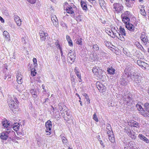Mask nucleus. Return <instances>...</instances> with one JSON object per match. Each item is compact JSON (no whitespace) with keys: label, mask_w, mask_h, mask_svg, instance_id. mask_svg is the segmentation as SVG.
<instances>
[{"label":"nucleus","mask_w":149,"mask_h":149,"mask_svg":"<svg viewBox=\"0 0 149 149\" xmlns=\"http://www.w3.org/2000/svg\"><path fill=\"white\" fill-rule=\"evenodd\" d=\"M41 77L39 75L37 76V77L36 79V80L39 83H40L41 81L40 80Z\"/></svg>","instance_id":"nucleus-51"},{"label":"nucleus","mask_w":149,"mask_h":149,"mask_svg":"<svg viewBox=\"0 0 149 149\" xmlns=\"http://www.w3.org/2000/svg\"><path fill=\"white\" fill-rule=\"evenodd\" d=\"M106 129L108 130H112L111 126L109 124H107Z\"/></svg>","instance_id":"nucleus-55"},{"label":"nucleus","mask_w":149,"mask_h":149,"mask_svg":"<svg viewBox=\"0 0 149 149\" xmlns=\"http://www.w3.org/2000/svg\"><path fill=\"white\" fill-rule=\"evenodd\" d=\"M15 125L13 127V128L14 130L16 131H17L19 129V128L20 124L19 123H18L17 125H15L16 124V123H15Z\"/></svg>","instance_id":"nucleus-31"},{"label":"nucleus","mask_w":149,"mask_h":149,"mask_svg":"<svg viewBox=\"0 0 149 149\" xmlns=\"http://www.w3.org/2000/svg\"><path fill=\"white\" fill-rule=\"evenodd\" d=\"M96 86L100 92L103 93L106 91V87L99 81H97L96 83Z\"/></svg>","instance_id":"nucleus-2"},{"label":"nucleus","mask_w":149,"mask_h":149,"mask_svg":"<svg viewBox=\"0 0 149 149\" xmlns=\"http://www.w3.org/2000/svg\"><path fill=\"white\" fill-rule=\"evenodd\" d=\"M49 102V100L48 98H46L45 99V101L43 103L45 104H47V103H48Z\"/></svg>","instance_id":"nucleus-60"},{"label":"nucleus","mask_w":149,"mask_h":149,"mask_svg":"<svg viewBox=\"0 0 149 149\" xmlns=\"http://www.w3.org/2000/svg\"><path fill=\"white\" fill-rule=\"evenodd\" d=\"M130 77L132 80L134 81H135L136 80H138L139 79L141 78V77L136 73H134L133 75H131Z\"/></svg>","instance_id":"nucleus-10"},{"label":"nucleus","mask_w":149,"mask_h":149,"mask_svg":"<svg viewBox=\"0 0 149 149\" xmlns=\"http://www.w3.org/2000/svg\"><path fill=\"white\" fill-rule=\"evenodd\" d=\"M107 71L108 73L110 74H113L115 73L116 70L113 68L112 67H111L110 68H108Z\"/></svg>","instance_id":"nucleus-16"},{"label":"nucleus","mask_w":149,"mask_h":149,"mask_svg":"<svg viewBox=\"0 0 149 149\" xmlns=\"http://www.w3.org/2000/svg\"><path fill=\"white\" fill-rule=\"evenodd\" d=\"M109 141L112 143H113L115 142V138L113 136V135L109 136Z\"/></svg>","instance_id":"nucleus-39"},{"label":"nucleus","mask_w":149,"mask_h":149,"mask_svg":"<svg viewBox=\"0 0 149 149\" xmlns=\"http://www.w3.org/2000/svg\"><path fill=\"white\" fill-rule=\"evenodd\" d=\"M30 93L33 97H36V90L35 89H32L30 91Z\"/></svg>","instance_id":"nucleus-32"},{"label":"nucleus","mask_w":149,"mask_h":149,"mask_svg":"<svg viewBox=\"0 0 149 149\" xmlns=\"http://www.w3.org/2000/svg\"><path fill=\"white\" fill-rule=\"evenodd\" d=\"M140 112L142 115L145 117H149V113H147L143 109L141 110Z\"/></svg>","instance_id":"nucleus-22"},{"label":"nucleus","mask_w":149,"mask_h":149,"mask_svg":"<svg viewBox=\"0 0 149 149\" xmlns=\"http://www.w3.org/2000/svg\"><path fill=\"white\" fill-rule=\"evenodd\" d=\"M133 67H127L125 69L124 71V74L127 76V77H129L130 76V75L131 74V73L133 72Z\"/></svg>","instance_id":"nucleus-4"},{"label":"nucleus","mask_w":149,"mask_h":149,"mask_svg":"<svg viewBox=\"0 0 149 149\" xmlns=\"http://www.w3.org/2000/svg\"><path fill=\"white\" fill-rule=\"evenodd\" d=\"M3 33L5 38L7 40L10 37L9 34L7 31H4L3 32Z\"/></svg>","instance_id":"nucleus-35"},{"label":"nucleus","mask_w":149,"mask_h":149,"mask_svg":"<svg viewBox=\"0 0 149 149\" xmlns=\"http://www.w3.org/2000/svg\"><path fill=\"white\" fill-rule=\"evenodd\" d=\"M125 15V16H127L128 15H129L130 14V13L128 11H126L124 13Z\"/></svg>","instance_id":"nucleus-63"},{"label":"nucleus","mask_w":149,"mask_h":149,"mask_svg":"<svg viewBox=\"0 0 149 149\" xmlns=\"http://www.w3.org/2000/svg\"><path fill=\"white\" fill-rule=\"evenodd\" d=\"M84 95L85 96V98L86 100L87 101L89 100V103H90V100L89 99L88 97V96L86 94H85Z\"/></svg>","instance_id":"nucleus-61"},{"label":"nucleus","mask_w":149,"mask_h":149,"mask_svg":"<svg viewBox=\"0 0 149 149\" xmlns=\"http://www.w3.org/2000/svg\"><path fill=\"white\" fill-rule=\"evenodd\" d=\"M8 103L9 108L11 109L13 108L12 106L15 105V104H16L13 100L9 101Z\"/></svg>","instance_id":"nucleus-28"},{"label":"nucleus","mask_w":149,"mask_h":149,"mask_svg":"<svg viewBox=\"0 0 149 149\" xmlns=\"http://www.w3.org/2000/svg\"><path fill=\"white\" fill-rule=\"evenodd\" d=\"M81 5L84 10L85 11L87 10V4L84 1H80Z\"/></svg>","instance_id":"nucleus-14"},{"label":"nucleus","mask_w":149,"mask_h":149,"mask_svg":"<svg viewBox=\"0 0 149 149\" xmlns=\"http://www.w3.org/2000/svg\"><path fill=\"white\" fill-rule=\"evenodd\" d=\"M91 2V3L93 5L96 6L97 4V3H96V2L95 0H94V1L93 0V1H92Z\"/></svg>","instance_id":"nucleus-64"},{"label":"nucleus","mask_w":149,"mask_h":149,"mask_svg":"<svg viewBox=\"0 0 149 149\" xmlns=\"http://www.w3.org/2000/svg\"><path fill=\"white\" fill-rule=\"evenodd\" d=\"M31 4L34 3L36 1V0H27Z\"/></svg>","instance_id":"nucleus-58"},{"label":"nucleus","mask_w":149,"mask_h":149,"mask_svg":"<svg viewBox=\"0 0 149 149\" xmlns=\"http://www.w3.org/2000/svg\"><path fill=\"white\" fill-rule=\"evenodd\" d=\"M107 134L109 136H111L112 135H113V132L112 131V130H108V131H107Z\"/></svg>","instance_id":"nucleus-46"},{"label":"nucleus","mask_w":149,"mask_h":149,"mask_svg":"<svg viewBox=\"0 0 149 149\" xmlns=\"http://www.w3.org/2000/svg\"><path fill=\"white\" fill-rule=\"evenodd\" d=\"M98 69H99V67H94L93 68L92 70V71L93 72V73H95V74L96 73H98V74L99 75V74L98 72Z\"/></svg>","instance_id":"nucleus-33"},{"label":"nucleus","mask_w":149,"mask_h":149,"mask_svg":"<svg viewBox=\"0 0 149 149\" xmlns=\"http://www.w3.org/2000/svg\"><path fill=\"white\" fill-rule=\"evenodd\" d=\"M45 126L46 128V132H49V131H50L51 130L52 127V122L49 120H48L45 123Z\"/></svg>","instance_id":"nucleus-6"},{"label":"nucleus","mask_w":149,"mask_h":149,"mask_svg":"<svg viewBox=\"0 0 149 149\" xmlns=\"http://www.w3.org/2000/svg\"><path fill=\"white\" fill-rule=\"evenodd\" d=\"M5 133L7 134V135H8L10 134V133H11L12 134H15V132L13 131L12 130H10L9 131H7L5 132H4Z\"/></svg>","instance_id":"nucleus-45"},{"label":"nucleus","mask_w":149,"mask_h":149,"mask_svg":"<svg viewBox=\"0 0 149 149\" xmlns=\"http://www.w3.org/2000/svg\"><path fill=\"white\" fill-rule=\"evenodd\" d=\"M138 136L141 139L143 140L146 142L147 143H149V141L148 139L142 134H139V135Z\"/></svg>","instance_id":"nucleus-15"},{"label":"nucleus","mask_w":149,"mask_h":149,"mask_svg":"<svg viewBox=\"0 0 149 149\" xmlns=\"http://www.w3.org/2000/svg\"><path fill=\"white\" fill-rule=\"evenodd\" d=\"M31 75L33 77H34L36 75L37 73V72L36 71V70L35 69V68H32L31 69Z\"/></svg>","instance_id":"nucleus-38"},{"label":"nucleus","mask_w":149,"mask_h":149,"mask_svg":"<svg viewBox=\"0 0 149 149\" xmlns=\"http://www.w3.org/2000/svg\"><path fill=\"white\" fill-rule=\"evenodd\" d=\"M22 75L20 74L17 75V82L19 84H21L23 82V80L22 79Z\"/></svg>","instance_id":"nucleus-18"},{"label":"nucleus","mask_w":149,"mask_h":149,"mask_svg":"<svg viewBox=\"0 0 149 149\" xmlns=\"http://www.w3.org/2000/svg\"><path fill=\"white\" fill-rule=\"evenodd\" d=\"M40 39L42 40H45L46 37L47 36V34L44 33L43 31H40L39 32Z\"/></svg>","instance_id":"nucleus-8"},{"label":"nucleus","mask_w":149,"mask_h":149,"mask_svg":"<svg viewBox=\"0 0 149 149\" xmlns=\"http://www.w3.org/2000/svg\"><path fill=\"white\" fill-rule=\"evenodd\" d=\"M76 74L77 76V77H78V78H79V79H80V80H81V75H80V74L79 73V72H78V73L77 72L76 73H75Z\"/></svg>","instance_id":"nucleus-62"},{"label":"nucleus","mask_w":149,"mask_h":149,"mask_svg":"<svg viewBox=\"0 0 149 149\" xmlns=\"http://www.w3.org/2000/svg\"><path fill=\"white\" fill-rule=\"evenodd\" d=\"M131 127H135L137 128L139 127V125L138 123L135 121L132 123Z\"/></svg>","instance_id":"nucleus-36"},{"label":"nucleus","mask_w":149,"mask_h":149,"mask_svg":"<svg viewBox=\"0 0 149 149\" xmlns=\"http://www.w3.org/2000/svg\"><path fill=\"white\" fill-rule=\"evenodd\" d=\"M126 28L131 31L134 32L135 29V27L132 24L127 23L125 25Z\"/></svg>","instance_id":"nucleus-7"},{"label":"nucleus","mask_w":149,"mask_h":149,"mask_svg":"<svg viewBox=\"0 0 149 149\" xmlns=\"http://www.w3.org/2000/svg\"><path fill=\"white\" fill-rule=\"evenodd\" d=\"M81 39H82L81 38H80L79 39H78L76 42V43L79 45H82Z\"/></svg>","instance_id":"nucleus-47"},{"label":"nucleus","mask_w":149,"mask_h":149,"mask_svg":"<svg viewBox=\"0 0 149 149\" xmlns=\"http://www.w3.org/2000/svg\"><path fill=\"white\" fill-rule=\"evenodd\" d=\"M93 48L95 49V50L96 51L99 50V49L98 46L97 44L93 45Z\"/></svg>","instance_id":"nucleus-48"},{"label":"nucleus","mask_w":149,"mask_h":149,"mask_svg":"<svg viewBox=\"0 0 149 149\" xmlns=\"http://www.w3.org/2000/svg\"><path fill=\"white\" fill-rule=\"evenodd\" d=\"M68 109H66L65 110V111H64L66 113V115H67V117L66 118H65V120H68L69 119H70L71 118V115L70 113L69 112H68L67 111Z\"/></svg>","instance_id":"nucleus-25"},{"label":"nucleus","mask_w":149,"mask_h":149,"mask_svg":"<svg viewBox=\"0 0 149 149\" xmlns=\"http://www.w3.org/2000/svg\"><path fill=\"white\" fill-rule=\"evenodd\" d=\"M2 12L3 14L6 16H8L9 15V14L7 10H4Z\"/></svg>","instance_id":"nucleus-53"},{"label":"nucleus","mask_w":149,"mask_h":149,"mask_svg":"<svg viewBox=\"0 0 149 149\" xmlns=\"http://www.w3.org/2000/svg\"><path fill=\"white\" fill-rule=\"evenodd\" d=\"M113 9L118 13H120L123 8L122 5L119 3H114L113 4Z\"/></svg>","instance_id":"nucleus-3"},{"label":"nucleus","mask_w":149,"mask_h":149,"mask_svg":"<svg viewBox=\"0 0 149 149\" xmlns=\"http://www.w3.org/2000/svg\"><path fill=\"white\" fill-rule=\"evenodd\" d=\"M141 84V78L139 79L138 80H136L134 81V85L136 87L140 86Z\"/></svg>","instance_id":"nucleus-21"},{"label":"nucleus","mask_w":149,"mask_h":149,"mask_svg":"<svg viewBox=\"0 0 149 149\" xmlns=\"http://www.w3.org/2000/svg\"><path fill=\"white\" fill-rule=\"evenodd\" d=\"M122 20L125 25L130 23V19L127 16H124L122 17Z\"/></svg>","instance_id":"nucleus-12"},{"label":"nucleus","mask_w":149,"mask_h":149,"mask_svg":"<svg viewBox=\"0 0 149 149\" xmlns=\"http://www.w3.org/2000/svg\"><path fill=\"white\" fill-rule=\"evenodd\" d=\"M126 76L125 74H123L122 76H121L120 80V82L121 84L125 86L127 85L129 81L128 80H126Z\"/></svg>","instance_id":"nucleus-5"},{"label":"nucleus","mask_w":149,"mask_h":149,"mask_svg":"<svg viewBox=\"0 0 149 149\" xmlns=\"http://www.w3.org/2000/svg\"><path fill=\"white\" fill-rule=\"evenodd\" d=\"M33 65L35 68L37 66V59L35 58H34L33 59Z\"/></svg>","instance_id":"nucleus-43"},{"label":"nucleus","mask_w":149,"mask_h":149,"mask_svg":"<svg viewBox=\"0 0 149 149\" xmlns=\"http://www.w3.org/2000/svg\"><path fill=\"white\" fill-rule=\"evenodd\" d=\"M17 25L18 26H20V25H21V19L19 20H18V21H16L15 22Z\"/></svg>","instance_id":"nucleus-57"},{"label":"nucleus","mask_w":149,"mask_h":149,"mask_svg":"<svg viewBox=\"0 0 149 149\" xmlns=\"http://www.w3.org/2000/svg\"><path fill=\"white\" fill-rule=\"evenodd\" d=\"M62 141L63 143H66L67 141V139H66L64 137H63L62 138Z\"/></svg>","instance_id":"nucleus-59"},{"label":"nucleus","mask_w":149,"mask_h":149,"mask_svg":"<svg viewBox=\"0 0 149 149\" xmlns=\"http://www.w3.org/2000/svg\"><path fill=\"white\" fill-rule=\"evenodd\" d=\"M66 11L67 13L72 14H74V13L72 7L71 6L67 8Z\"/></svg>","instance_id":"nucleus-26"},{"label":"nucleus","mask_w":149,"mask_h":149,"mask_svg":"<svg viewBox=\"0 0 149 149\" xmlns=\"http://www.w3.org/2000/svg\"><path fill=\"white\" fill-rule=\"evenodd\" d=\"M118 34L119 38H118L120 39L121 40L123 41L125 40V38L123 36V35H121L118 32H117Z\"/></svg>","instance_id":"nucleus-40"},{"label":"nucleus","mask_w":149,"mask_h":149,"mask_svg":"<svg viewBox=\"0 0 149 149\" xmlns=\"http://www.w3.org/2000/svg\"><path fill=\"white\" fill-rule=\"evenodd\" d=\"M99 3L100 6L103 9L105 8L106 4L105 1L104 0H99Z\"/></svg>","instance_id":"nucleus-23"},{"label":"nucleus","mask_w":149,"mask_h":149,"mask_svg":"<svg viewBox=\"0 0 149 149\" xmlns=\"http://www.w3.org/2000/svg\"><path fill=\"white\" fill-rule=\"evenodd\" d=\"M10 78V74H5V76L4 78L5 79H6L7 78V79H8Z\"/></svg>","instance_id":"nucleus-54"},{"label":"nucleus","mask_w":149,"mask_h":149,"mask_svg":"<svg viewBox=\"0 0 149 149\" xmlns=\"http://www.w3.org/2000/svg\"><path fill=\"white\" fill-rule=\"evenodd\" d=\"M68 43L69 46L72 47L73 46V44L72 40H70L68 41Z\"/></svg>","instance_id":"nucleus-56"},{"label":"nucleus","mask_w":149,"mask_h":149,"mask_svg":"<svg viewBox=\"0 0 149 149\" xmlns=\"http://www.w3.org/2000/svg\"><path fill=\"white\" fill-rule=\"evenodd\" d=\"M8 136L9 135H7V134L4 132L1 133L0 135L1 139L4 140H6Z\"/></svg>","instance_id":"nucleus-13"},{"label":"nucleus","mask_w":149,"mask_h":149,"mask_svg":"<svg viewBox=\"0 0 149 149\" xmlns=\"http://www.w3.org/2000/svg\"><path fill=\"white\" fill-rule=\"evenodd\" d=\"M13 108L12 109H10L12 110L14 113H16L17 111H18L19 110V109L17 107V104H15V105L12 106Z\"/></svg>","instance_id":"nucleus-17"},{"label":"nucleus","mask_w":149,"mask_h":149,"mask_svg":"<svg viewBox=\"0 0 149 149\" xmlns=\"http://www.w3.org/2000/svg\"><path fill=\"white\" fill-rule=\"evenodd\" d=\"M14 19L15 20V22L20 19L19 18V17L16 15H14Z\"/></svg>","instance_id":"nucleus-50"},{"label":"nucleus","mask_w":149,"mask_h":149,"mask_svg":"<svg viewBox=\"0 0 149 149\" xmlns=\"http://www.w3.org/2000/svg\"><path fill=\"white\" fill-rule=\"evenodd\" d=\"M93 119L96 122H98V121L97 118L95 113L93 115Z\"/></svg>","instance_id":"nucleus-49"},{"label":"nucleus","mask_w":149,"mask_h":149,"mask_svg":"<svg viewBox=\"0 0 149 149\" xmlns=\"http://www.w3.org/2000/svg\"><path fill=\"white\" fill-rule=\"evenodd\" d=\"M137 64L142 68H144L146 69V68L147 66V63L144 62L143 61L140 60H138L137 61Z\"/></svg>","instance_id":"nucleus-9"},{"label":"nucleus","mask_w":149,"mask_h":149,"mask_svg":"<svg viewBox=\"0 0 149 149\" xmlns=\"http://www.w3.org/2000/svg\"><path fill=\"white\" fill-rule=\"evenodd\" d=\"M2 125L4 127H7L8 125H9L10 123L7 120L3 121L2 122Z\"/></svg>","instance_id":"nucleus-30"},{"label":"nucleus","mask_w":149,"mask_h":149,"mask_svg":"<svg viewBox=\"0 0 149 149\" xmlns=\"http://www.w3.org/2000/svg\"><path fill=\"white\" fill-rule=\"evenodd\" d=\"M140 38L141 39V40L145 43H147V42L148 41L147 37L145 34H142Z\"/></svg>","instance_id":"nucleus-11"},{"label":"nucleus","mask_w":149,"mask_h":149,"mask_svg":"<svg viewBox=\"0 0 149 149\" xmlns=\"http://www.w3.org/2000/svg\"><path fill=\"white\" fill-rule=\"evenodd\" d=\"M68 57L76 58V54L74 53H72V52H70L68 53Z\"/></svg>","instance_id":"nucleus-29"},{"label":"nucleus","mask_w":149,"mask_h":149,"mask_svg":"<svg viewBox=\"0 0 149 149\" xmlns=\"http://www.w3.org/2000/svg\"><path fill=\"white\" fill-rule=\"evenodd\" d=\"M119 33L121 35H123L124 36H126V33L124 29L122 26H120L119 28Z\"/></svg>","instance_id":"nucleus-19"},{"label":"nucleus","mask_w":149,"mask_h":149,"mask_svg":"<svg viewBox=\"0 0 149 149\" xmlns=\"http://www.w3.org/2000/svg\"><path fill=\"white\" fill-rule=\"evenodd\" d=\"M136 107L138 109L139 111L140 109H142L143 110V109L142 108V107L140 105H139L138 104H137L136 105Z\"/></svg>","instance_id":"nucleus-52"},{"label":"nucleus","mask_w":149,"mask_h":149,"mask_svg":"<svg viewBox=\"0 0 149 149\" xmlns=\"http://www.w3.org/2000/svg\"><path fill=\"white\" fill-rule=\"evenodd\" d=\"M144 107L146 111L148 112L149 111V104L148 103H146L144 104Z\"/></svg>","instance_id":"nucleus-37"},{"label":"nucleus","mask_w":149,"mask_h":149,"mask_svg":"<svg viewBox=\"0 0 149 149\" xmlns=\"http://www.w3.org/2000/svg\"><path fill=\"white\" fill-rule=\"evenodd\" d=\"M27 38V37L26 36H24L22 37V41L23 44H26L27 42L28 41Z\"/></svg>","instance_id":"nucleus-34"},{"label":"nucleus","mask_w":149,"mask_h":149,"mask_svg":"<svg viewBox=\"0 0 149 149\" xmlns=\"http://www.w3.org/2000/svg\"><path fill=\"white\" fill-rule=\"evenodd\" d=\"M58 106L59 110L60 111H62L64 109L63 111H64L67 109L66 107L65 106L63 105L62 103H59L58 104Z\"/></svg>","instance_id":"nucleus-20"},{"label":"nucleus","mask_w":149,"mask_h":149,"mask_svg":"<svg viewBox=\"0 0 149 149\" xmlns=\"http://www.w3.org/2000/svg\"><path fill=\"white\" fill-rule=\"evenodd\" d=\"M123 100L125 104L128 106L131 107L132 105L133 100L132 98L130 96H125L123 98Z\"/></svg>","instance_id":"nucleus-1"},{"label":"nucleus","mask_w":149,"mask_h":149,"mask_svg":"<svg viewBox=\"0 0 149 149\" xmlns=\"http://www.w3.org/2000/svg\"><path fill=\"white\" fill-rule=\"evenodd\" d=\"M76 20L77 22H81L82 21L81 16L80 15H78L76 18Z\"/></svg>","instance_id":"nucleus-42"},{"label":"nucleus","mask_w":149,"mask_h":149,"mask_svg":"<svg viewBox=\"0 0 149 149\" xmlns=\"http://www.w3.org/2000/svg\"><path fill=\"white\" fill-rule=\"evenodd\" d=\"M126 1V3H125V4L127 7L129 8L130 7H132L133 4L134 3L133 2H131L129 0L127 1L125 0Z\"/></svg>","instance_id":"nucleus-24"},{"label":"nucleus","mask_w":149,"mask_h":149,"mask_svg":"<svg viewBox=\"0 0 149 149\" xmlns=\"http://www.w3.org/2000/svg\"><path fill=\"white\" fill-rule=\"evenodd\" d=\"M130 137L133 139H135L136 138V136L134 132H132L131 135L130 136Z\"/></svg>","instance_id":"nucleus-44"},{"label":"nucleus","mask_w":149,"mask_h":149,"mask_svg":"<svg viewBox=\"0 0 149 149\" xmlns=\"http://www.w3.org/2000/svg\"><path fill=\"white\" fill-rule=\"evenodd\" d=\"M52 20L53 22V24L55 26H57L58 24V22L56 21L57 19H55L53 18V19L52 18Z\"/></svg>","instance_id":"nucleus-41"},{"label":"nucleus","mask_w":149,"mask_h":149,"mask_svg":"<svg viewBox=\"0 0 149 149\" xmlns=\"http://www.w3.org/2000/svg\"><path fill=\"white\" fill-rule=\"evenodd\" d=\"M76 58L71 57H68L67 58L68 62L71 64H72L75 61Z\"/></svg>","instance_id":"nucleus-27"}]
</instances>
